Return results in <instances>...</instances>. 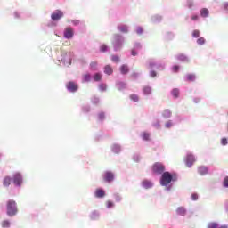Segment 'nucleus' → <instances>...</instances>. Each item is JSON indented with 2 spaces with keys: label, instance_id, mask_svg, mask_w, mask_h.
<instances>
[{
  "label": "nucleus",
  "instance_id": "nucleus-8",
  "mask_svg": "<svg viewBox=\"0 0 228 228\" xmlns=\"http://www.w3.org/2000/svg\"><path fill=\"white\" fill-rule=\"evenodd\" d=\"M66 88H68L69 92H77L78 86L74 82H69L66 85Z\"/></svg>",
  "mask_w": 228,
  "mask_h": 228
},
{
  "label": "nucleus",
  "instance_id": "nucleus-51",
  "mask_svg": "<svg viewBox=\"0 0 228 228\" xmlns=\"http://www.w3.org/2000/svg\"><path fill=\"white\" fill-rule=\"evenodd\" d=\"M138 54L134 50H132V56H136Z\"/></svg>",
  "mask_w": 228,
  "mask_h": 228
},
{
  "label": "nucleus",
  "instance_id": "nucleus-38",
  "mask_svg": "<svg viewBox=\"0 0 228 228\" xmlns=\"http://www.w3.org/2000/svg\"><path fill=\"white\" fill-rule=\"evenodd\" d=\"M113 151H115V152H120V146H118V145H114V146H113Z\"/></svg>",
  "mask_w": 228,
  "mask_h": 228
},
{
  "label": "nucleus",
  "instance_id": "nucleus-44",
  "mask_svg": "<svg viewBox=\"0 0 228 228\" xmlns=\"http://www.w3.org/2000/svg\"><path fill=\"white\" fill-rule=\"evenodd\" d=\"M150 76H151V77H156V76H157L156 71H151Z\"/></svg>",
  "mask_w": 228,
  "mask_h": 228
},
{
  "label": "nucleus",
  "instance_id": "nucleus-52",
  "mask_svg": "<svg viewBox=\"0 0 228 228\" xmlns=\"http://www.w3.org/2000/svg\"><path fill=\"white\" fill-rule=\"evenodd\" d=\"M116 47H120V44L118 42L115 43Z\"/></svg>",
  "mask_w": 228,
  "mask_h": 228
},
{
  "label": "nucleus",
  "instance_id": "nucleus-49",
  "mask_svg": "<svg viewBox=\"0 0 228 228\" xmlns=\"http://www.w3.org/2000/svg\"><path fill=\"white\" fill-rule=\"evenodd\" d=\"M223 6H224V10H228V3H224Z\"/></svg>",
  "mask_w": 228,
  "mask_h": 228
},
{
  "label": "nucleus",
  "instance_id": "nucleus-18",
  "mask_svg": "<svg viewBox=\"0 0 228 228\" xmlns=\"http://www.w3.org/2000/svg\"><path fill=\"white\" fill-rule=\"evenodd\" d=\"M104 73L108 74V76H111V74H113V68H111L110 65H106L104 68Z\"/></svg>",
  "mask_w": 228,
  "mask_h": 228
},
{
  "label": "nucleus",
  "instance_id": "nucleus-3",
  "mask_svg": "<svg viewBox=\"0 0 228 228\" xmlns=\"http://www.w3.org/2000/svg\"><path fill=\"white\" fill-rule=\"evenodd\" d=\"M151 170L153 174L159 175L165 172V166L160 162H156L152 165Z\"/></svg>",
  "mask_w": 228,
  "mask_h": 228
},
{
  "label": "nucleus",
  "instance_id": "nucleus-42",
  "mask_svg": "<svg viewBox=\"0 0 228 228\" xmlns=\"http://www.w3.org/2000/svg\"><path fill=\"white\" fill-rule=\"evenodd\" d=\"M173 72H179V66H177V65L174 66Z\"/></svg>",
  "mask_w": 228,
  "mask_h": 228
},
{
  "label": "nucleus",
  "instance_id": "nucleus-29",
  "mask_svg": "<svg viewBox=\"0 0 228 228\" xmlns=\"http://www.w3.org/2000/svg\"><path fill=\"white\" fill-rule=\"evenodd\" d=\"M91 76H90V74H86V75H84L83 76V81H84V83H88V81H90V79H91Z\"/></svg>",
  "mask_w": 228,
  "mask_h": 228
},
{
  "label": "nucleus",
  "instance_id": "nucleus-39",
  "mask_svg": "<svg viewBox=\"0 0 228 228\" xmlns=\"http://www.w3.org/2000/svg\"><path fill=\"white\" fill-rule=\"evenodd\" d=\"M191 199H192V200H199V195L197 193H192L191 194Z\"/></svg>",
  "mask_w": 228,
  "mask_h": 228
},
{
  "label": "nucleus",
  "instance_id": "nucleus-31",
  "mask_svg": "<svg viewBox=\"0 0 228 228\" xmlns=\"http://www.w3.org/2000/svg\"><path fill=\"white\" fill-rule=\"evenodd\" d=\"M2 227L4 228H9L10 227V221L4 220L2 222Z\"/></svg>",
  "mask_w": 228,
  "mask_h": 228
},
{
  "label": "nucleus",
  "instance_id": "nucleus-1",
  "mask_svg": "<svg viewBox=\"0 0 228 228\" xmlns=\"http://www.w3.org/2000/svg\"><path fill=\"white\" fill-rule=\"evenodd\" d=\"M175 175H172L170 172H164L160 178V184L162 186H168L172 183V181H176Z\"/></svg>",
  "mask_w": 228,
  "mask_h": 228
},
{
  "label": "nucleus",
  "instance_id": "nucleus-26",
  "mask_svg": "<svg viewBox=\"0 0 228 228\" xmlns=\"http://www.w3.org/2000/svg\"><path fill=\"white\" fill-rule=\"evenodd\" d=\"M142 140L149 141L151 140V134L144 132L142 133Z\"/></svg>",
  "mask_w": 228,
  "mask_h": 228
},
{
  "label": "nucleus",
  "instance_id": "nucleus-55",
  "mask_svg": "<svg viewBox=\"0 0 228 228\" xmlns=\"http://www.w3.org/2000/svg\"><path fill=\"white\" fill-rule=\"evenodd\" d=\"M164 67L163 66H160V70H163Z\"/></svg>",
  "mask_w": 228,
  "mask_h": 228
},
{
  "label": "nucleus",
  "instance_id": "nucleus-11",
  "mask_svg": "<svg viewBox=\"0 0 228 228\" xmlns=\"http://www.w3.org/2000/svg\"><path fill=\"white\" fill-rule=\"evenodd\" d=\"M142 94H144L145 95H151V94H152V87L149 86H144L142 87Z\"/></svg>",
  "mask_w": 228,
  "mask_h": 228
},
{
  "label": "nucleus",
  "instance_id": "nucleus-21",
  "mask_svg": "<svg viewBox=\"0 0 228 228\" xmlns=\"http://www.w3.org/2000/svg\"><path fill=\"white\" fill-rule=\"evenodd\" d=\"M195 79H196V77L193 74H188L186 76V81H189L191 83V82L195 81Z\"/></svg>",
  "mask_w": 228,
  "mask_h": 228
},
{
  "label": "nucleus",
  "instance_id": "nucleus-27",
  "mask_svg": "<svg viewBox=\"0 0 228 228\" xmlns=\"http://www.w3.org/2000/svg\"><path fill=\"white\" fill-rule=\"evenodd\" d=\"M118 28L119 29V31H121V33H127V26L126 25L119 26Z\"/></svg>",
  "mask_w": 228,
  "mask_h": 228
},
{
  "label": "nucleus",
  "instance_id": "nucleus-48",
  "mask_svg": "<svg viewBox=\"0 0 228 228\" xmlns=\"http://www.w3.org/2000/svg\"><path fill=\"white\" fill-rule=\"evenodd\" d=\"M99 118H100V120H102L104 118V113H100Z\"/></svg>",
  "mask_w": 228,
  "mask_h": 228
},
{
  "label": "nucleus",
  "instance_id": "nucleus-53",
  "mask_svg": "<svg viewBox=\"0 0 228 228\" xmlns=\"http://www.w3.org/2000/svg\"><path fill=\"white\" fill-rule=\"evenodd\" d=\"M150 67H151V68L154 67V62H151V63H150Z\"/></svg>",
  "mask_w": 228,
  "mask_h": 228
},
{
  "label": "nucleus",
  "instance_id": "nucleus-4",
  "mask_svg": "<svg viewBox=\"0 0 228 228\" xmlns=\"http://www.w3.org/2000/svg\"><path fill=\"white\" fill-rule=\"evenodd\" d=\"M12 183L15 186H22V183H24L22 175L20 173H15L12 175Z\"/></svg>",
  "mask_w": 228,
  "mask_h": 228
},
{
  "label": "nucleus",
  "instance_id": "nucleus-2",
  "mask_svg": "<svg viewBox=\"0 0 228 228\" xmlns=\"http://www.w3.org/2000/svg\"><path fill=\"white\" fill-rule=\"evenodd\" d=\"M19 209L17 208V202L15 200H11L7 201V215L8 216H15L17 215Z\"/></svg>",
  "mask_w": 228,
  "mask_h": 228
},
{
  "label": "nucleus",
  "instance_id": "nucleus-40",
  "mask_svg": "<svg viewBox=\"0 0 228 228\" xmlns=\"http://www.w3.org/2000/svg\"><path fill=\"white\" fill-rule=\"evenodd\" d=\"M165 126L167 129H170L172 127V121H167Z\"/></svg>",
  "mask_w": 228,
  "mask_h": 228
},
{
  "label": "nucleus",
  "instance_id": "nucleus-23",
  "mask_svg": "<svg viewBox=\"0 0 228 228\" xmlns=\"http://www.w3.org/2000/svg\"><path fill=\"white\" fill-rule=\"evenodd\" d=\"M131 101H134V102H138L140 101V98L135 94H130Z\"/></svg>",
  "mask_w": 228,
  "mask_h": 228
},
{
  "label": "nucleus",
  "instance_id": "nucleus-14",
  "mask_svg": "<svg viewBox=\"0 0 228 228\" xmlns=\"http://www.w3.org/2000/svg\"><path fill=\"white\" fill-rule=\"evenodd\" d=\"M176 213L177 215H180V216H184V215H186V208H184V207H178Z\"/></svg>",
  "mask_w": 228,
  "mask_h": 228
},
{
  "label": "nucleus",
  "instance_id": "nucleus-25",
  "mask_svg": "<svg viewBox=\"0 0 228 228\" xmlns=\"http://www.w3.org/2000/svg\"><path fill=\"white\" fill-rule=\"evenodd\" d=\"M172 95L175 97V99H177L179 97V89L175 88L172 90Z\"/></svg>",
  "mask_w": 228,
  "mask_h": 228
},
{
  "label": "nucleus",
  "instance_id": "nucleus-34",
  "mask_svg": "<svg viewBox=\"0 0 228 228\" xmlns=\"http://www.w3.org/2000/svg\"><path fill=\"white\" fill-rule=\"evenodd\" d=\"M90 67H91V69H93V70H97V62L96 61H92L90 63Z\"/></svg>",
  "mask_w": 228,
  "mask_h": 228
},
{
  "label": "nucleus",
  "instance_id": "nucleus-50",
  "mask_svg": "<svg viewBox=\"0 0 228 228\" xmlns=\"http://www.w3.org/2000/svg\"><path fill=\"white\" fill-rule=\"evenodd\" d=\"M72 22L74 26H77L79 24V20H73Z\"/></svg>",
  "mask_w": 228,
  "mask_h": 228
},
{
  "label": "nucleus",
  "instance_id": "nucleus-33",
  "mask_svg": "<svg viewBox=\"0 0 228 228\" xmlns=\"http://www.w3.org/2000/svg\"><path fill=\"white\" fill-rule=\"evenodd\" d=\"M111 60H112V61H114V63H118V61H120V58L117 55H113L111 57Z\"/></svg>",
  "mask_w": 228,
  "mask_h": 228
},
{
  "label": "nucleus",
  "instance_id": "nucleus-46",
  "mask_svg": "<svg viewBox=\"0 0 228 228\" xmlns=\"http://www.w3.org/2000/svg\"><path fill=\"white\" fill-rule=\"evenodd\" d=\"M191 20H199V16L198 15H193V16H191Z\"/></svg>",
  "mask_w": 228,
  "mask_h": 228
},
{
  "label": "nucleus",
  "instance_id": "nucleus-41",
  "mask_svg": "<svg viewBox=\"0 0 228 228\" xmlns=\"http://www.w3.org/2000/svg\"><path fill=\"white\" fill-rule=\"evenodd\" d=\"M221 143H222V145H227V143H228L227 138H223V139L221 140Z\"/></svg>",
  "mask_w": 228,
  "mask_h": 228
},
{
  "label": "nucleus",
  "instance_id": "nucleus-6",
  "mask_svg": "<svg viewBox=\"0 0 228 228\" xmlns=\"http://www.w3.org/2000/svg\"><path fill=\"white\" fill-rule=\"evenodd\" d=\"M194 163H195V157L192 154H188L185 160L186 167H191L193 166Z\"/></svg>",
  "mask_w": 228,
  "mask_h": 228
},
{
  "label": "nucleus",
  "instance_id": "nucleus-28",
  "mask_svg": "<svg viewBox=\"0 0 228 228\" xmlns=\"http://www.w3.org/2000/svg\"><path fill=\"white\" fill-rule=\"evenodd\" d=\"M197 44H198L199 45H204V44H206V39H205L204 37H200V38H198V40H197Z\"/></svg>",
  "mask_w": 228,
  "mask_h": 228
},
{
  "label": "nucleus",
  "instance_id": "nucleus-43",
  "mask_svg": "<svg viewBox=\"0 0 228 228\" xmlns=\"http://www.w3.org/2000/svg\"><path fill=\"white\" fill-rule=\"evenodd\" d=\"M136 32L138 33V35H142V33H143V29L142 28H138Z\"/></svg>",
  "mask_w": 228,
  "mask_h": 228
},
{
  "label": "nucleus",
  "instance_id": "nucleus-22",
  "mask_svg": "<svg viewBox=\"0 0 228 228\" xmlns=\"http://www.w3.org/2000/svg\"><path fill=\"white\" fill-rule=\"evenodd\" d=\"M98 88L100 92H106V90H108V86L106 84H100Z\"/></svg>",
  "mask_w": 228,
  "mask_h": 228
},
{
  "label": "nucleus",
  "instance_id": "nucleus-30",
  "mask_svg": "<svg viewBox=\"0 0 228 228\" xmlns=\"http://www.w3.org/2000/svg\"><path fill=\"white\" fill-rule=\"evenodd\" d=\"M192 37H193V38H199V37H200V31L193 30L192 31Z\"/></svg>",
  "mask_w": 228,
  "mask_h": 228
},
{
  "label": "nucleus",
  "instance_id": "nucleus-37",
  "mask_svg": "<svg viewBox=\"0 0 228 228\" xmlns=\"http://www.w3.org/2000/svg\"><path fill=\"white\" fill-rule=\"evenodd\" d=\"M224 188H228V176H226L223 182Z\"/></svg>",
  "mask_w": 228,
  "mask_h": 228
},
{
  "label": "nucleus",
  "instance_id": "nucleus-15",
  "mask_svg": "<svg viewBox=\"0 0 228 228\" xmlns=\"http://www.w3.org/2000/svg\"><path fill=\"white\" fill-rule=\"evenodd\" d=\"M121 74H128L129 73V67L126 64H123L119 69Z\"/></svg>",
  "mask_w": 228,
  "mask_h": 228
},
{
  "label": "nucleus",
  "instance_id": "nucleus-13",
  "mask_svg": "<svg viewBox=\"0 0 228 228\" xmlns=\"http://www.w3.org/2000/svg\"><path fill=\"white\" fill-rule=\"evenodd\" d=\"M177 60H179V61H183V63H188L190 61L188 57H186V55H184L183 53H181L177 56Z\"/></svg>",
  "mask_w": 228,
  "mask_h": 228
},
{
  "label": "nucleus",
  "instance_id": "nucleus-32",
  "mask_svg": "<svg viewBox=\"0 0 228 228\" xmlns=\"http://www.w3.org/2000/svg\"><path fill=\"white\" fill-rule=\"evenodd\" d=\"M101 53H106L108 51V46L106 45H102L100 47Z\"/></svg>",
  "mask_w": 228,
  "mask_h": 228
},
{
  "label": "nucleus",
  "instance_id": "nucleus-47",
  "mask_svg": "<svg viewBox=\"0 0 228 228\" xmlns=\"http://www.w3.org/2000/svg\"><path fill=\"white\" fill-rule=\"evenodd\" d=\"M134 49H142V45L140 44H135Z\"/></svg>",
  "mask_w": 228,
  "mask_h": 228
},
{
  "label": "nucleus",
  "instance_id": "nucleus-45",
  "mask_svg": "<svg viewBox=\"0 0 228 228\" xmlns=\"http://www.w3.org/2000/svg\"><path fill=\"white\" fill-rule=\"evenodd\" d=\"M107 208H113V202L107 201Z\"/></svg>",
  "mask_w": 228,
  "mask_h": 228
},
{
  "label": "nucleus",
  "instance_id": "nucleus-16",
  "mask_svg": "<svg viewBox=\"0 0 228 228\" xmlns=\"http://www.w3.org/2000/svg\"><path fill=\"white\" fill-rule=\"evenodd\" d=\"M3 184H4V186H6V187L10 186V184H12V177L5 176L4 178Z\"/></svg>",
  "mask_w": 228,
  "mask_h": 228
},
{
  "label": "nucleus",
  "instance_id": "nucleus-20",
  "mask_svg": "<svg viewBox=\"0 0 228 228\" xmlns=\"http://www.w3.org/2000/svg\"><path fill=\"white\" fill-rule=\"evenodd\" d=\"M200 15L201 17H209V10H208L207 8L201 9Z\"/></svg>",
  "mask_w": 228,
  "mask_h": 228
},
{
  "label": "nucleus",
  "instance_id": "nucleus-19",
  "mask_svg": "<svg viewBox=\"0 0 228 228\" xmlns=\"http://www.w3.org/2000/svg\"><path fill=\"white\" fill-rule=\"evenodd\" d=\"M163 117L165 118H170V117H172V111H170V110L168 109H166L164 111H163Z\"/></svg>",
  "mask_w": 228,
  "mask_h": 228
},
{
  "label": "nucleus",
  "instance_id": "nucleus-7",
  "mask_svg": "<svg viewBox=\"0 0 228 228\" xmlns=\"http://www.w3.org/2000/svg\"><path fill=\"white\" fill-rule=\"evenodd\" d=\"M72 37H74V29H72L70 27L66 28L64 30V38H68L69 40L72 38Z\"/></svg>",
  "mask_w": 228,
  "mask_h": 228
},
{
  "label": "nucleus",
  "instance_id": "nucleus-5",
  "mask_svg": "<svg viewBox=\"0 0 228 228\" xmlns=\"http://www.w3.org/2000/svg\"><path fill=\"white\" fill-rule=\"evenodd\" d=\"M115 179V175L111 171H107L103 175V181L105 183H111Z\"/></svg>",
  "mask_w": 228,
  "mask_h": 228
},
{
  "label": "nucleus",
  "instance_id": "nucleus-17",
  "mask_svg": "<svg viewBox=\"0 0 228 228\" xmlns=\"http://www.w3.org/2000/svg\"><path fill=\"white\" fill-rule=\"evenodd\" d=\"M142 187L145 188L146 190H149V188H152V183L151 181L144 180L142 182Z\"/></svg>",
  "mask_w": 228,
  "mask_h": 228
},
{
  "label": "nucleus",
  "instance_id": "nucleus-54",
  "mask_svg": "<svg viewBox=\"0 0 228 228\" xmlns=\"http://www.w3.org/2000/svg\"><path fill=\"white\" fill-rule=\"evenodd\" d=\"M219 228H228V227H227V225H223V226H221Z\"/></svg>",
  "mask_w": 228,
  "mask_h": 228
},
{
  "label": "nucleus",
  "instance_id": "nucleus-35",
  "mask_svg": "<svg viewBox=\"0 0 228 228\" xmlns=\"http://www.w3.org/2000/svg\"><path fill=\"white\" fill-rule=\"evenodd\" d=\"M208 228H218V224L210 223V224H208Z\"/></svg>",
  "mask_w": 228,
  "mask_h": 228
},
{
  "label": "nucleus",
  "instance_id": "nucleus-36",
  "mask_svg": "<svg viewBox=\"0 0 228 228\" xmlns=\"http://www.w3.org/2000/svg\"><path fill=\"white\" fill-rule=\"evenodd\" d=\"M117 85L119 88H126V84L125 82H118Z\"/></svg>",
  "mask_w": 228,
  "mask_h": 228
},
{
  "label": "nucleus",
  "instance_id": "nucleus-12",
  "mask_svg": "<svg viewBox=\"0 0 228 228\" xmlns=\"http://www.w3.org/2000/svg\"><path fill=\"white\" fill-rule=\"evenodd\" d=\"M198 172L200 175H206V174H208V167H206L204 166H200L198 167Z\"/></svg>",
  "mask_w": 228,
  "mask_h": 228
},
{
  "label": "nucleus",
  "instance_id": "nucleus-24",
  "mask_svg": "<svg viewBox=\"0 0 228 228\" xmlns=\"http://www.w3.org/2000/svg\"><path fill=\"white\" fill-rule=\"evenodd\" d=\"M94 81H101L102 79V75L101 73H95L94 76Z\"/></svg>",
  "mask_w": 228,
  "mask_h": 228
},
{
  "label": "nucleus",
  "instance_id": "nucleus-9",
  "mask_svg": "<svg viewBox=\"0 0 228 228\" xmlns=\"http://www.w3.org/2000/svg\"><path fill=\"white\" fill-rule=\"evenodd\" d=\"M61 17H63V12L61 11H56L51 15L52 20H60Z\"/></svg>",
  "mask_w": 228,
  "mask_h": 228
},
{
  "label": "nucleus",
  "instance_id": "nucleus-10",
  "mask_svg": "<svg viewBox=\"0 0 228 228\" xmlns=\"http://www.w3.org/2000/svg\"><path fill=\"white\" fill-rule=\"evenodd\" d=\"M94 195L97 199H102V197H105L106 192L102 189H96Z\"/></svg>",
  "mask_w": 228,
  "mask_h": 228
}]
</instances>
